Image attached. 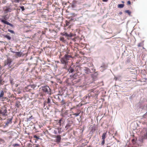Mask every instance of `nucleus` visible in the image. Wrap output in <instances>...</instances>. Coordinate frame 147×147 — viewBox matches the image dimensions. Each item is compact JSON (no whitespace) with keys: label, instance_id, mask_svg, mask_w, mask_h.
<instances>
[{"label":"nucleus","instance_id":"f257e3e1","mask_svg":"<svg viewBox=\"0 0 147 147\" xmlns=\"http://www.w3.org/2000/svg\"><path fill=\"white\" fill-rule=\"evenodd\" d=\"M71 57L70 55L67 54H66L65 55L60 59L61 63L62 64L64 65L63 67L64 68H66L67 67V65L68 64V61L69 59Z\"/></svg>","mask_w":147,"mask_h":147},{"label":"nucleus","instance_id":"f03ea898","mask_svg":"<svg viewBox=\"0 0 147 147\" xmlns=\"http://www.w3.org/2000/svg\"><path fill=\"white\" fill-rule=\"evenodd\" d=\"M7 108L5 106L2 107L0 109V119H4L7 116Z\"/></svg>","mask_w":147,"mask_h":147},{"label":"nucleus","instance_id":"7ed1b4c3","mask_svg":"<svg viewBox=\"0 0 147 147\" xmlns=\"http://www.w3.org/2000/svg\"><path fill=\"white\" fill-rule=\"evenodd\" d=\"M1 18H0V21L1 22L5 24L9 25L11 27H13V26L12 24L6 21L7 19L6 15L2 16H1Z\"/></svg>","mask_w":147,"mask_h":147},{"label":"nucleus","instance_id":"20e7f679","mask_svg":"<svg viewBox=\"0 0 147 147\" xmlns=\"http://www.w3.org/2000/svg\"><path fill=\"white\" fill-rule=\"evenodd\" d=\"M60 34L62 36H64L66 37H67L68 39H69V37L70 38L72 36H75L74 34H73L70 33L69 34L65 32H61Z\"/></svg>","mask_w":147,"mask_h":147},{"label":"nucleus","instance_id":"39448f33","mask_svg":"<svg viewBox=\"0 0 147 147\" xmlns=\"http://www.w3.org/2000/svg\"><path fill=\"white\" fill-rule=\"evenodd\" d=\"M12 61V60L11 59L9 58H8L6 60H5L4 61V66L8 65L9 67L10 68L11 67V66L10 65Z\"/></svg>","mask_w":147,"mask_h":147},{"label":"nucleus","instance_id":"423d86ee","mask_svg":"<svg viewBox=\"0 0 147 147\" xmlns=\"http://www.w3.org/2000/svg\"><path fill=\"white\" fill-rule=\"evenodd\" d=\"M42 90L43 92L47 94H49L50 91V88L47 86H45L42 87Z\"/></svg>","mask_w":147,"mask_h":147},{"label":"nucleus","instance_id":"0eeeda50","mask_svg":"<svg viewBox=\"0 0 147 147\" xmlns=\"http://www.w3.org/2000/svg\"><path fill=\"white\" fill-rule=\"evenodd\" d=\"M13 118V117H11V118H8L7 119V121L5 123V127L8 126L9 124H10L12 123Z\"/></svg>","mask_w":147,"mask_h":147},{"label":"nucleus","instance_id":"6e6552de","mask_svg":"<svg viewBox=\"0 0 147 147\" xmlns=\"http://www.w3.org/2000/svg\"><path fill=\"white\" fill-rule=\"evenodd\" d=\"M55 138H56L55 142L57 143H59L61 141V138L60 135L55 136Z\"/></svg>","mask_w":147,"mask_h":147},{"label":"nucleus","instance_id":"1a4fd4ad","mask_svg":"<svg viewBox=\"0 0 147 147\" xmlns=\"http://www.w3.org/2000/svg\"><path fill=\"white\" fill-rule=\"evenodd\" d=\"M4 11L5 13L10 12L11 11V9L9 7H6L4 9Z\"/></svg>","mask_w":147,"mask_h":147},{"label":"nucleus","instance_id":"9d476101","mask_svg":"<svg viewBox=\"0 0 147 147\" xmlns=\"http://www.w3.org/2000/svg\"><path fill=\"white\" fill-rule=\"evenodd\" d=\"M4 94V93L3 91L2 90L0 91V98H5L3 97Z\"/></svg>","mask_w":147,"mask_h":147},{"label":"nucleus","instance_id":"9b49d317","mask_svg":"<svg viewBox=\"0 0 147 147\" xmlns=\"http://www.w3.org/2000/svg\"><path fill=\"white\" fill-rule=\"evenodd\" d=\"M15 53H16V55L19 57H20L22 54L21 52H15Z\"/></svg>","mask_w":147,"mask_h":147},{"label":"nucleus","instance_id":"f8f14e48","mask_svg":"<svg viewBox=\"0 0 147 147\" xmlns=\"http://www.w3.org/2000/svg\"><path fill=\"white\" fill-rule=\"evenodd\" d=\"M107 137V132L104 133L102 136V139H105Z\"/></svg>","mask_w":147,"mask_h":147},{"label":"nucleus","instance_id":"ddd939ff","mask_svg":"<svg viewBox=\"0 0 147 147\" xmlns=\"http://www.w3.org/2000/svg\"><path fill=\"white\" fill-rule=\"evenodd\" d=\"M84 70L85 73L86 74H89L90 72V70L88 68L85 67Z\"/></svg>","mask_w":147,"mask_h":147},{"label":"nucleus","instance_id":"4468645a","mask_svg":"<svg viewBox=\"0 0 147 147\" xmlns=\"http://www.w3.org/2000/svg\"><path fill=\"white\" fill-rule=\"evenodd\" d=\"M20 105V102L19 101H17L16 103L15 106L18 108Z\"/></svg>","mask_w":147,"mask_h":147},{"label":"nucleus","instance_id":"2eb2a0df","mask_svg":"<svg viewBox=\"0 0 147 147\" xmlns=\"http://www.w3.org/2000/svg\"><path fill=\"white\" fill-rule=\"evenodd\" d=\"M91 96L92 97H95V96H97L96 94L95 93V92L93 91L91 92L90 93Z\"/></svg>","mask_w":147,"mask_h":147},{"label":"nucleus","instance_id":"dca6fc26","mask_svg":"<svg viewBox=\"0 0 147 147\" xmlns=\"http://www.w3.org/2000/svg\"><path fill=\"white\" fill-rule=\"evenodd\" d=\"M59 40L60 41H62L63 42H65V40L64 37H61L60 38Z\"/></svg>","mask_w":147,"mask_h":147},{"label":"nucleus","instance_id":"f3484780","mask_svg":"<svg viewBox=\"0 0 147 147\" xmlns=\"http://www.w3.org/2000/svg\"><path fill=\"white\" fill-rule=\"evenodd\" d=\"M125 13H127L128 15L129 16L131 15V12L129 10H126L125 11Z\"/></svg>","mask_w":147,"mask_h":147},{"label":"nucleus","instance_id":"a211bd4d","mask_svg":"<svg viewBox=\"0 0 147 147\" xmlns=\"http://www.w3.org/2000/svg\"><path fill=\"white\" fill-rule=\"evenodd\" d=\"M124 5L123 4H120L118 5V7L119 8H122L124 7Z\"/></svg>","mask_w":147,"mask_h":147},{"label":"nucleus","instance_id":"6ab92c4d","mask_svg":"<svg viewBox=\"0 0 147 147\" xmlns=\"http://www.w3.org/2000/svg\"><path fill=\"white\" fill-rule=\"evenodd\" d=\"M69 73H72L74 71V69L71 67L69 68Z\"/></svg>","mask_w":147,"mask_h":147},{"label":"nucleus","instance_id":"aec40b11","mask_svg":"<svg viewBox=\"0 0 147 147\" xmlns=\"http://www.w3.org/2000/svg\"><path fill=\"white\" fill-rule=\"evenodd\" d=\"M34 119L32 116V115L29 118H27V120L28 121H30L31 119Z\"/></svg>","mask_w":147,"mask_h":147},{"label":"nucleus","instance_id":"412c9836","mask_svg":"<svg viewBox=\"0 0 147 147\" xmlns=\"http://www.w3.org/2000/svg\"><path fill=\"white\" fill-rule=\"evenodd\" d=\"M91 96V95L90 93L88 94V95H87L86 96H85V99H87V98H88V99H89Z\"/></svg>","mask_w":147,"mask_h":147},{"label":"nucleus","instance_id":"4be33fe9","mask_svg":"<svg viewBox=\"0 0 147 147\" xmlns=\"http://www.w3.org/2000/svg\"><path fill=\"white\" fill-rule=\"evenodd\" d=\"M102 141L101 142V144L102 145H103L105 143V139H102Z\"/></svg>","mask_w":147,"mask_h":147},{"label":"nucleus","instance_id":"5701e85b","mask_svg":"<svg viewBox=\"0 0 147 147\" xmlns=\"http://www.w3.org/2000/svg\"><path fill=\"white\" fill-rule=\"evenodd\" d=\"M4 37L7 38L8 39L10 40L11 39V37L9 35H6L4 36Z\"/></svg>","mask_w":147,"mask_h":147},{"label":"nucleus","instance_id":"b1692460","mask_svg":"<svg viewBox=\"0 0 147 147\" xmlns=\"http://www.w3.org/2000/svg\"><path fill=\"white\" fill-rule=\"evenodd\" d=\"M13 1L12 2H14L16 3H19L20 1H21L22 0H13Z\"/></svg>","mask_w":147,"mask_h":147},{"label":"nucleus","instance_id":"393cba45","mask_svg":"<svg viewBox=\"0 0 147 147\" xmlns=\"http://www.w3.org/2000/svg\"><path fill=\"white\" fill-rule=\"evenodd\" d=\"M34 138H36V139L37 140H38L39 139V137L37 136L36 135H34L33 137Z\"/></svg>","mask_w":147,"mask_h":147},{"label":"nucleus","instance_id":"a878e982","mask_svg":"<svg viewBox=\"0 0 147 147\" xmlns=\"http://www.w3.org/2000/svg\"><path fill=\"white\" fill-rule=\"evenodd\" d=\"M51 99L50 98H48L47 99V103L48 104H49L51 102Z\"/></svg>","mask_w":147,"mask_h":147},{"label":"nucleus","instance_id":"bb28decb","mask_svg":"<svg viewBox=\"0 0 147 147\" xmlns=\"http://www.w3.org/2000/svg\"><path fill=\"white\" fill-rule=\"evenodd\" d=\"M143 43H139L138 45V47H141L143 45Z\"/></svg>","mask_w":147,"mask_h":147},{"label":"nucleus","instance_id":"cd10ccee","mask_svg":"<svg viewBox=\"0 0 147 147\" xmlns=\"http://www.w3.org/2000/svg\"><path fill=\"white\" fill-rule=\"evenodd\" d=\"M8 32H9L12 33H14V32L12 30L10 29H8Z\"/></svg>","mask_w":147,"mask_h":147},{"label":"nucleus","instance_id":"c85d7f7f","mask_svg":"<svg viewBox=\"0 0 147 147\" xmlns=\"http://www.w3.org/2000/svg\"><path fill=\"white\" fill-rule=\"evenodd\" d=\"M79 113H73V115H75L76 116H78L79 115Z\"/></svg>","mask_w":147,"mask_h":147},{"label":"nucleus","instance_id":"c756f323","mask_svg":"<svg viewBox=\"0 0 147 147\" xmlns=\"http://www.w3.org/2000/svg\"><path fill=\"white\" fill-rule=\"evenodd\" d=\"M19 146V144H13V146Z\"/></svg>","mask_w":147,"mask_h":147},{"label":"nucleus","instance_id":"7c9ffc66","mask_svg":"<svg viewBox=\"0 0 147 147\" xmlns=\"http://www.w3.org/2000/svg\"><path fill=\"white\" fill-rule=\"evenodd\" d=\"M67 113L66 112H65L64 114H63L62 115V116L64 117L65 116V115H67Z\"/></svg>","mask_w":147,"mask_h":147},{"label":"nucleus","instance_id":"2f4dec72","mask_svg":"<svg viewBox=\"0 0 147 147\" xmlns=\"http://www.w3.org/2000/svg\"><path fill=\"white\" fill-rule=\"evenodd\" d=\"M20 7L21 8V9L22 11H23L25 9H24V6H22Z\"/></svg>","mask_w":147,"mask_h":147},{"label":"nucleus","instance_id":"473e14b6","mask_svg":"<svg viewBox=\"0 0 147 147\" xmlns=\"http://www.w3.org/2000/svg\"><path fill=\"white\" fill-rule=\"evenodd\" d=\"M10 83L11 84H13V80L12 79H11L10 80Z\"/></svg>","mask_w":147,"mask_h":147},{"label":"nucleus","instance_id":"72a5a7b5","mask_svg":"<svg viewBox=\"0 0 147 147\" xmlns=\"http://www.w3.org/2000/svg\"><path fill=\"white\" fill-rule=\"evenodd\" d=\"M131 141L133 144H134L135 143V140L134 139H132L131 140Z\"/></svg>","mask_w":147,"mask_h":147},{"label":"nucleus","instance_id":"f704fd0d","mask_svg":"<svg viewBox=\"0 0 147 147\" xmlns=\"http://www.w3.org/2000/svg\"><path fill=\"white\" fill-rule=\"evenodd\" d=\"M61 121H62V119H60L58 123L60 125L61 123Z\"/></svg>","mask_w":147,"mask_h":147},{"label":"nucleus","instance_id":"c9c22d12","mask_svg":"<svg viewBox=\"0 0 147 147\" xmlns=\"http://www.w3.org/2000/svg\"><path fill=\"white\" fill-rule=\"evenodd\" d=\"M131 4V2L129 1H127V5H130Z\"/></svg>","mask_w":147,"mask_h":147},{"label":"nucleus","instance_id":"e433bc0d","mask_svg":"<svg viewBox=\"0 0 147 147\" xmlns=\"http://www.w3.org/2000/svg\"><path fill=\"white\" fill-rule=\"evenodd\" d=\"M61 103L62 104H65V102L64 100H62L61 101Z\"/></svg>","mask_w":147,"mask_h":147},{"label":"nucleus","instance_id":"4c0bfd02","mask_svg":"<svg viewBox=\"0 0 147 147\" xmlns=\"http://www.w3.org/2000/svg\"><path fill=\"white\" fill-rule=\"evenodd\" d=\"M75 108V107H74L73 108H71V109H73V108Z\"/></svg>","mask_w":147,"mask_h":147},{"label":"nucleus","instance_id":"58836bf2","mask_svg":"<svg viewBox=\"0 0 147 147\" xmlns=\"http://www.w3.org/2000/svg\"><path fill=\"white\" fill-rule=\"evenodd\" d=\"M119 13L120 14H122V13L121 12H119Z\"/></svg>","mask_w":147,"mask_h":147},{"label":"nucleus","instance_id":"ea45409f","mask_svg":"<svg viewBox=\"0 0 147 147\" xmlns=\"http://www.w3.org/2000/svg\"><path fill=\"white\" fill-rule=\"evenodd\" d=\"M103 1H107L106 0H102Z\"/></svg>","mask_w":147,"mask_h":147},{"label":"nucleus","instance_id":"a19ab883","mask_svg":"<svg viewBox=\"0 0 147 147\" xmlns=\"http://www.w3.org/2000/svg\"><path fill=\"white\" fill-rule=\"evenodd\" d=\"M34 86V87H35V86H34V85H32V86Z\"/></svg>","mask_w":147,"mask_h":147},{"label":"nucleus","instance_id":"79ce46f5","mask_svg":"<svg viewBox=\"0 0 147 147\" xmlns=\"http://www.w3.org/2000/svg\"><path fill=\"white\" fill-rule=\"evenodd\" d=\"M36 147H37V146H36Z\"/></svg>","mask_w":147,"mask_h":147}]
</instances>
